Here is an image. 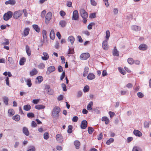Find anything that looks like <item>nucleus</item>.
Returning <instances> with one entry per match:
<instances>
[{
	"label": "nucleus",
	"instance_id": "obj_21",
	"mask_svg": "<svg viewBox=\"0 0 151 151\" xmlns=\"http://www.w3.org/2000/svg\"><path fill=\"white\" fill-rule=\"evenodd\" d=\"M95 78V76L93 73H90L87 76V78L90 80L94 79Z\"/></svg>",
	"mask_w": 151,
	"mask_h": 151
},
{
	"label": "nucleus",
	"instance_id": "obj_9",
	"mask_svg": "<svg viewBox=\"0 0 151 151\" xmlns=\"http://www.w3.org/2000/svg\"><path fill=\"white\" fill-rule=\"evenodd\" d=\"M147 48V46L145 44H140L138 47V48L140 50L143 51L146 50Z\"/></svg>",
	"mask_w": 151,
	"mask_h": 151
},
{
	"label": "nucleus",
	"instance_id": "obj_36",
	"mask_svg": "<svg viewBox=\"0 0 151 151\" xmlns=\"http://www.w3.org/2000/svg\"><path fill=\"white\" fill-rule=\"evenodd\" d=\"M29 28H27L24 29V34L25 36H27L29 33Z\"/></svg>",
	"mask_w": 151,
	"mask_h": 151
},
{
	"label": "nucleus",
	"instance_id": "obj_27",
	"mask_svg": "<svg viewBox=\"0 0 151 151\" xmlns=\"http://www.w3.org/2000/svg\"><path fill=\"white\" fill-rule=\"evenodd\" d=\"M113 54L114 56H119V52L117 50L116 47H115L113 51Z\"/></svg>",
	"mask_w": 151,
	"mask_h": 151
},
{
	"label": "nucleus",
	"instance_id": "obj_41",
	"mask_svg": "<svg viewBox=\"0 0 151 151\" xmlns=\"http://www.w3.org/2000/svg\"><path fill=\"white\" fill-rule=\"evenodd\" d=\"M36 80L38 81L37 82L40 83L42 81L43 78L42 76H39L37 78Z\"/></svg>",
	"mask_w": 151,
	"mask_h": 151
},
{
	"label": "nucleus",
	"instance_id": "obj_6",
	"mask_svg": "<svg viewBox=\"0 0 151 151\" xmlns=\"http://www.w3.org/2000/svg\"><path fill=\"white\" fill-rule=\"evenodd\" d=\"M52 17V14L50 12H49L47 14L45 17V22L46 24H47L49 21L51 20Z\"/></svg>",
	"mask_w": 151,
	"mask_h": 151
},
{
	"label": "nucleus",
	"instance_id": "obj_17",
	"mask_svg": "<svg viewBox=\"0 0 151 151\" xmlns=\"http://www.w3.org/2000/svg\"><path fill=\"white\" fill-rule=\"evenodd\" d=\"M16 4V1L15 0H9L5 2L6 5L10 4L13 5Z\"/></svg>",
	"mask_w": 151,
	"mask_h": 151
},
{
	"label": "nucleus",
	"instance_id": "obj_23",
	"mask_svg": "<svg viewBox=\"0 0 151 151\" xmlns=\"http://www.w3.org/2000/svg\"><path fill=\"white\" fill-rule=\"evenodd\" d=\"M66 24L67 23L65 20L60 21L59 23L60 25L62 27H65L66 26Z\"/></svg>",
	"mask_w": 151,
	"mask_h": 151
},
{
	"label": "nucleus",
	"instance_id": "obj_38",
	"mask_svg": "<svg viewBox=\"0 0 151 151\" xmlns=\"http://www.w3.org/2000/svg\"><path fill=\"white\" fill-rule=\"evenodd\" d=\"M26 61V59L25 58L23 57L21 58L19 61V64L21 65H24V63Z\"/></svg>",
	"mask_w": 151,
	"mask_h": 151
},
{
	"label": "nucleus",
	"instance_id": "obj_31",
	"mask_svg": "<svg viewBox=\"0 0 151 151\" xmlns=\"http://www.w3.org/2000/svg\"><path fill=\"white\" fill-rule=\"evenodd\" d=\"M89 68L88 67H86L84 69L83 75L84 77L86 76L88 74Z\"/></svg>",
	"mask_w": 151,
	"mask_h": 151
},
{
	"label": "nucleus",
	"instance_id": "obj_62",
	"mask_svg": "<svg viewBox=\"0 0 151 151\" xmlns=\"http://www.w3.org/2000/svg\"><path fill=\"white\" fill-rule=\"evenodd\" d=\"M39 99H34L32 100V103L35 104H37L39 101Z\"/></svg>",
	"mask_w": 151,
	"mask_h": 151
},
{
	"label": "nucleus",
	"instance_id": "obj_63",
	"mask_svg": "<svg viewBox=\"0 0 151 151\" xmlns=\"http://www.w3.org/2000/svg\"><path fill=\"white\" fill-rule=\"evenodd\" d=\"M77 38L78 39V41L80 42H83V40L81 37L80 36L78 35L77 36Z\"/></svg>",
	"mask_w": 151,
	"mask_h": 151
},
{
	"label": "nucleus",
	"instance_id": "obj_10",
	"mask_svg": "<svg viewBox=\"0 0 151 151\" xmlns=\"http://www.w3.org/2000/svg\"><path fill=\"white\" fill-rule=\"evenodd\" d=\"M102 47L104 50H107L109 48L107 40H105L102 42Z\"/></svg>",
	"mask_w": 151,
	"mask_h": 151
},
{
	"label": "nucleus",
	"instance_id": "obj_51",
	"mask_svg": "<svg viewBox=\"0 0 151 151\" xmlns=\"http://www.w3.org/2000/svg\"><path fill=\"white\" fill-rule=\"evenodd\" d=\"M68 132L69 133H71L72 132V127L71 125H69L68 127Z\"/></svg>",
	"mask_w": 151,
	"mask_h": 151
},
{
	"label": "nucleus",
	"instance_id": "obj_8",
	"mask_svg": "<svg viewBox=\"0 0 151 151\" xmlns=\"http://www.w3.org/2000/svg\"><path fill=\"white\" fill-rule=\"evenodd\" d=\"M45 89L46 90L47 93L48 94L51 95L53 94V91L52 89H50L49 85H46Z\"/></svg>",
	"mask_w": 151,
	"mask_h": 151
},
{
	"label": "nucleus",
	"instance_id": "obj_14",
	"mask_svg": "<svg viewBox=\"0 0 151 151\" xmlns=\"http://www.w3.org/2000/svg\"><path fill=\"white\" fill-rule=\"evenodd\" d=\"M55 70V67H48L47 71V74H50L51 72H53Z\"/></svg>",
	"mask_w": 151,
	"mask_h": 151
},
{
	"label": "nucleus",
	"instance_id": "obj_44",
	"mask_svg": "<svg viewBox=\"0 0 151 151\" xmlns=\"http://www.w3.org/2000/svg\"><path fill=\"white\" fill-rule=\"evenodd\" d=\"M94 130L91 127H88V132L90 134H92Z\"/></svg>",
	"mask_w": 151,
	"mask_h": 151
},
{
	"label": "nucleus",
	"instance_id": "obj_13",
	"mask_svg": "<svg viewBox=\"0 0 151 151\" xmlns=\"http://www.w3.org/2000/svg\"><path fill=\"white\" fill-rule=\"evenodd\" d=\"M56 140L60 142H62L63 141V138L62 135L60 134H58L56 136Z\"/></svg>",
	"mask_w": 151,
	"mask_h": 151
},
{
	"label": "nucleus",
	"instance_id": "obj_28",
	"mask_svg": "<svg viewBox=\"0 0 151 151\" xmlns=\"http://www.w3.org/2000/svg\"><path fill=\"white\" fill-rule=\"evenodd\" d=\"M31 108V106L29 105H24L23 106V109L26 111L29 110Z\"/></svg>",
	"mask_w": 151,
	"mask_h": 151
},
{
	"label": "nucleus",
	"instance_id": "obj_2",
	"mask_svg": "<svg viewBox=\"0 0 151 151\" xmlns=\"http://www.w3.org/2000/svg\"><path fill=\"white\" fill-rule=\"evenodd\" d=\"M60 111V108L58 106L55 107L53 109L52 116L53 118H58L59 116V113Z\"/></svg>",
	"mask_w": 151,
	"mask_h": 151
},
{
	"label": "nucleus",
	"instance_id": "obj_47",
	"mask_svg": "<svg viewBox=\"0 0 151 151\" xmlns=\"http://www.w3.org/2000/svg\"><path fill=\"white\" fill-rule=\"evenodd\" d=\"M27 115L29 118H33L35 117V114L32 112L28 113Z\"/></svg>",
	"mask_w": 151,
	"mask_h": 151
},
{
	"label": "nucleus",
	"instance_id": "obj_7",
	"mask_svg": "<svg viewBox=\"0 0 151 151\" xmlns=\"http://www.w3.org/2000/svg\"><path fill=\"white\" fill-rule=\"evenodd\" d=\"M79 19L78 12L77 10H74L73 12L72 19L73 20H77Z\"/></svg>",
	"mask_w": 151,
	"mask_h": 151
},
{
	"label": "nucleus",
	"instance_id": "obj_5",
	"mask_svg": "<svg viewBox=\"0 0 151 151\" xmlns=\"http://www.w3.org/2000/svg\"><path fill=\"white\" fill-rule=\"evenodd\" d=\"M90 57V54L88 53H84L81 54L80 56V58L82 60H85L87 59Z\"/></svg>",
	"mask_w": 151,
	"mask_h": 151
},
{
	"label": "nucleus",
	"instance_id": "obj_16",
	"mask_svg": "<svg viewBox=\"0 0 151 151\" xmlns=\"http://www.w3.org/2000/svg\"><path fill=\"white\" fill-rule=\"evenodd\" d=\"M133 133L136 136L140 137L142 136V133L141 132L137 130H134L133 131Z\"/></svg>",
	"mask_w": 151,
	"mask_h": 151
},
{
	"label": "nucleus",
	"instance_id": "obj_33",
	"mask_svg": "<svg viewBox=\"0 0 151 151\" xmlns=\"http://www.w3.org/2000/svg\"><path fill=\"white\" fill-rule=\"evenodd\" d=\"M8 113L9 116H12L15 114L14 111L13 109H9L8 110Z\"/></svg>",
	"mask_w": 151,
	"mask_h": 151
},
{
	"label": "nucleus",
	"instance_id": "obj_4",
	"mask_svg": "<svg viewBox=\"0 0 151 151\" xmlns=\"http://www.w3.org/2000/svg\"><path fill=\"white\" fill-rule=\"evenodd\" d=\"M22 14L23 12L21 11H16L14 12L13 17L14 19H17L22 16Z\"/></svg>",
	"mask_w": 151,
	"mask_h": 151
},
{
	"label": "nucleus",
	"instance_id": "obj_11",
	"mask_svg": "<svg viewBox=\"0 0 151 151\" xmlns=\"http://www.w3.org/2000/svg\"><path fill=\"white\" fill-rule=\"evenodd\" d=\"M88 123L86 120H84L81 122V127L82 129H86L87 127Z\"/></svg>",
	"mask_w": 151,
	"mask_h": 151
},
{
	"label": "nucleus",
	"instance_id": "obj_39",
	"mask_svg": "<svg viewBox=\"0 0 151 151\" xmlns=\"http://www.w3.org/2000/svg\"><path fill=\"white\" fill-rule=\"evenodd\" d=\"M3 99L4 104L7 105H8V102L9 101L8 98L7 97L4 96L3 98Z\"/></svg>",
	"mask_w": 151,
	"mask_h": 151
},
{
	"label": "nucleus",
	"instance_id": "obj_48",
	"mask_svg": "<svg viewBox=\"0 0 151 151\" xmlns=\"http://www.w3.org/2000/svg\"><path fill=\"white\" fill-rule=\"evenodd\" d=\"M127 61L128 63L131 65L133 64L134 62L133 59L132 58H129L128 59Z\"/></svg>",
	"mask_w": 151,
	"mask_h": 151
},
{
	"label": "nucleus",
	"instance_id": "obj_55",
	"mask_svg": "<svg viewBox=\"0 0 151 151\" xmlns=\"http://www.w3.org/2000/svg\"><path fill=\"white\" fill-rule=\"evenodd\" d=\"M137 96L139 98H142L143 97L144 95L143 94L140 92H139L137 93Z\"/></svg>",
	"mask_w": 151,
	"mask_h": 151
},
{
	"label": "nucleus",
	"instance_id": "obj_26",
	"mask_svg": "<svg viewBox=\"0 0 151 151\" xmlns=\"http://www.w3.org/2000/svg\"><path fill=\"white\" fill-rule=\"evenodd\" d=\"M38 73V71L37 70L35 69L34 68L32 69V70L30 72V74L31 76H32L34 75H36Z\"/></svg>",
	"mask_w": 151,
	"mask_h": 151
},
{
	"label": "nucleus",
	"instance_id": "obj_24",
	"mask_svg": "<svg viewBox=\"0 0 151 151\" xmlns=\"http://www.w3.org/2000/svg\"><path fill=\"white\" fill-rule=\"evenodd\" d=\"M26 51L28 56H30L31 55V51L29 47L27 45L26 46Z\"/></svg>",
	"mask_w": 151,
	"mask_h": 151
},
{
	"label": "nucleus",
	"instance_id": "obj_45",
	"mask_svg": "<svg viewBox=\"0 0 151 151\" xmlns=\"http://www.w3.org/2000/svg\"><path fill=\"white\" fill-rule=\"evenodd\" d=\"M132 151H142V150L139 147L137 146H135L133 148Z\"/></svg>",
	"mask_w": 151,
	"mask_h": 151
},
{
	"label": "nucleus",
	"instance_id": "obj_37",
	"mask_svg": "<svg viewBox=\"0 0 151 151\" xmlns=\"http://www.w3.org/2000/svg\"><path fill=\"white\" fill-rule=\"evenodd\" d=\"M25 82L27 83V84L28 87H30L32 86V83H31V80L30 79H25L24 80Z\"/></svg>",
	"mask_w": 151,
	"mask_h": 151
},
{
	"label": "nucleus",
	"instance_id": "obj_43",
	"mask_svg": "<svg viewBox=\"0 0 151 151\" xmlns=\"http://www.w3.org/2000/svg\"><path fill=\"white\" fill-rule=\"evenodd\" d=\"M118 70L119 72L122 74L124 75L126 74L125 71L121 67H119Z\"/></svg>",
	"mask_w": 151,
	"mask_h": 151
},
{
	"label": "nucleus",
	"instance_id": "obj_59",
	"mask_svg": "<svg viewBox=\"0 0 151 151\" xmlns=\"http://www.w3.org/2000/svg\"><path fill=\"white\" fill-rule=\"evenodd\" d=\"M46 12L45 10H44L41 13V17L42 18H44L46 14Z\"/></svg>",
	"mask_w": 151,
	"mask_h": 151
},
{
	"label": "nucleus",
	"instance_id": "obj_22",
	"mask_svg": "<svg viewBox=\"0 0 151 151\" xmlns=\"http://www.w3.org/2000/svg\"><path fill=\"white\" fill-rule=\"evenodd\" d=\"M74 144L76 149H78L79 148L80 146V143L79 141H75L74 142Z\"/></svg>",
	"mask_w": 151,
	"mask_h": 151
},
{
	"label": "nucleus",
	"instance_id": "obj_29",
	"mask_svg": "<svg viewBox=\"0 0 151 151\" xmlns=\"http://www.w3.org/2000/svg\"><path fill=\"white\" fill-rule=\"evenodd\" d=\"M20 119V116L19 115H16L12 117V119L16 121H19Z\"/></svg>",
	"mask_w": 151,
	"mask_h": 151
},
{
	"label": "nucleus",
	"instance_id": "obj_42",
	"mask_svg": "<svg viewBox=\"0 0 151 151\" xmlns=\"http://www.w3.org/2000/svg\"><path fill=\"white\" fill-rule=\"evenodd\" d=\"M44 138L45 139H47L49 137V135L47 132H45L44 134Z\"/></svg>",
	"mask_w": 151,
	"mask_h": 151
},
{
	"label": "nucleus",
	"instance_id": "obj_64",
	"mask_svg": "<svg viewBox=\"0 0 151 151\" xmlns=\"http://www.w3.org/2000/svg\"><path fill=\"white\" fill-rule=\"evenodd\" d=\"M35 148L34 146L32 147L31 148L27 150V151H35Z\"/></svg>",
	"mask_w": 151,
	"mask_h": 151
},
{
	"label": "nucleus",
	"instance_id": "obj_54",
	"mask_svg": "<svg viewBox=\"0 0 151 151\" xmlns=\"http://www.w3.org/2000/svg\"><path fill=\"white\" fill-rule=\"evenodd\" d=\"M78 118L77 116H73L72 118V121L74 122H77L78 121Z\"/></svg>",
	"mask_w": 151,
	"mask_h": 151
},
{
	"label": "nucleus",
	"instance_id": "obj_12",
	"mask_svg": "<svg viewBox=\"0 0 151 151\" xmlns=\"http://www.w3.org/2000/svg\"><path fill=\"white\" fill-rule=\"evenodd\" d=\"M42 55L43 56L41 57V58L43 60H47L49 59V56L47 52H44L43 53Z\"/></svg>",
	"mask_w": 151,
	"mask_h": 151
},
{
	"label": "nucleus",
	"instance_id": "obj_52",
	"mask_svg": "<svg viewBox=\"0 0 151 151\" xmlns=\"http://www.w3.org/2000/svg\"><path fill=\"white\" fill-rule=\"evenodd\" d=\"M61 86L64 91H67L66 86L65 84L62 83L61 85Z\"/></svg>",
	"mask_w": 151,
	"mask_h": 151
},
{
	"label": "nucleus",
	"instance_id": "obj_50",
	"mask_svg": "<svg viewBox=\"0 0 151 151\" xmlns=\"http://www.w3.org/2000/svg\"><path fill=\"white\" fill-rule=\"evenodd\" d=\"M89 90V87L88 86H85L84 88L83 91L84 92H88Z\"/></svg>",
	"mask_w": 151,
	"mask_h": 151
},
{
	"label": "nucleus",
	"instance_id": "obj_32",
	"mask_svg": "<svg viewBox=\"0 0 151 151\" xmlns=\"http://www.w3.org/2000/svg\"><path fill=\"white\" fill-rule=\"evenodd\" d=\"M68 40L69 41H70L71 44L72 45L74 42L75 38L73 36H70L68 37Z\"/></svg>",
	"mask_w": 151,
	"mask_h": 151
},
{
	"label": "nucleus",
	"instance_id": "obj_1",
	"mask_svg": "<svg viewBox=\"0 0 151 151\" xmlns=\"http://www.w3.org/2000/svg\"><path fill=\"white\" fill-rule=\"evenodd\" d=\"M81 16L83 18V22L84 23H86L87 22V18L88 17L87 13L83 9H81L80 11Z\"/></svg>",
	"mask_w": 151,
	"mask_h": 151
},
{
	"label": "nucleus",
	"instance_id": "obj_53",
	"mask_svg": "<svg viewBox=\"0 0 151 151\" xmlns=\"http://www.w3.org/2000/svg\"><path fill=\"white\" fill-rule=\"evenodd\" d=\"M91 4L94 6H96L97 5V3L95 1V0H90Z\"/></svg>",
	"mask_w": 151,
	"mask_h": 151
},
{
	"label": "nucleus",
	"instance_id": "obj_35",
	"mask_svg": "<svg viewBox=\"0 0 151 151\" xmlns=\"http://www.w3.org/2000/svg\"><path fill=\"white\" fill-rule=\"evenodd\" d=\"M32 27L37 32H40V29L39 27L36 24H34L32 25Z\"/></svg>",
	"mask_w": 151,
	"mask_h": 151
},
{
	"label": "nucleus",
	"instance_id": "obj_60",
	"mask_svg": "<svg viewBox=\"0 0 151 151\" xmlns=\"http://www.w3.org/2000/svg\"><path fill=\"white\" fill-rule=\"evenodd\" d=\"M5 42H3L2 44L4 45H8L9 44V41L8 40L6 39L5 40Z\"/></svg>",
	"mask_w": 151,
	"mask_h": 151
},
{
	"label": "nucleus",
	"instance_id": "obj_15",
	"mask_svg": "<svg viewBox=\"0 0 151 151\" xmlns=\"http://www.w3.org/2000/svg\"><path fill=\"white\" fill-rule=\"evenodd\" d=\"M131 28L132 29L135 31H139L141 29V27L136 25H133L132 26Z\"/></svg>",
	"mask_w": 151,
	"mask_h": 151
},
{
	"label": "nucleus",
	"instance_id": "obj_30",
	"mask_svg": "<svg viewBox=\"0 0 151 151\" xmlns=\"http://www.w3.org/2000/svg\"><path fill=\"white\" fill-rule=\"evenodd\" d=\"M61 59L62 60L61 63L62 64H64L65 63V66H68V63L67 62H65V57L63 56H61Z\"/></svg>",
	"mask_w": 151,
	"mask_h": 151
},
{
	"label": "nucleus",
	"instance_id": "obj_34",
	"mask_svg": "<svg viewBox=\"0 0 151 151\" xmlns=\"http://www.w3.org/2000/svg\"><path fill=\"white\" fill-rule=\"evenodd\" d=\"M45 107V106L42 105H36L35 106V108L36 109L40 110V109H43Z\"/></svg>",
	"mask_w": 151,
	"mask_h": 151
},
{
	"label": "nucleus",
	"instance_id": "obj_20",
	"mask_svg": "<svg viewBox=\"0 0 151 151\" xmlns=\"http://www.w3.org/2000/svg\"><path fill=\"white\" fill-rule=\"evenodd\" d=\"M50 37L52 40H54L55 38V35L54 32V31L53 29L51 30L50 35Z\"/></svg>",
	"mask_w": 151,
	"mask_h": 151
},
{
	"label": "nucleus",
	"instance_id": "obj_57",
	"mask_svg": "<svg viewBox=\"0 0 151 151\" xmlns=\"http://www.w3.org/2000/svg\"><path fill=\"white\" fill-rule=\"evenodd\" d=\"M94 24L93 23H91L88 26V29H92V26Z\"/></svg>",
	"mask_w": 151,
	"mask_h": 151
},
{
	"label": "nucleus",
	"instance_id": "obj_19",
	"mask_svg": "<svg viewBox=\"0 0 151 151\" xmlns=\"http://www.w3.org/2000/svg\"><path fill=\"white\" fill-rule=\"evenodd\" d=\"M23 133L27 136H28L29 135V131L26 127H24L23 128Z\"/></svg>",
	"mask_w": 151,
	"mask_h": 151
},
{
	"label": "nucleus",
	"instance_id": "obj_61",
	"mask_svg": "<svg viewBox=\"0 0 151 151\" xmlns=\"http://www.w3.org/2000/svg\"><path fill=\"white\" fill-rule=\"evenodd\" d=\"M60 16L62 17L65 16L66 14L65 12L63 11H60Z\"/></svg>",
	"mask_w": 151,
	"mask_h": 151
},
{
	"label": "nucleus",
	"instance_id": "obj_46",
	"mask_svg": "<svg viewBox=\"0 0 151 151\" xmlns=\"http://www.w3.org/2000/svg\"><path fill=\"white\" fill-rule=\"evenodd\" d=\"M114 139L112 138H111L108 140L106 142V144L108 145H110L111 143L114 142Z\"/></svg>",
	"mask_w": 151,
	"mask_h": 151
},
{
	"label": "nucleus",
	"instance_id": "obj_25",
	"mask_svg": "<svg viewBox=\"0 0 151 151\" xmlns=\"http://www.w3.org/2000/svg\"><path fill=\"white\" fill-rule=\"evenodd\" d=\"M93 102L92 101L90 102L88 105L87 109L88 110H91L92 109Z\"/></svg>",
	"mask_w": 151,
	"mask_h": 151
},
{
	"label": "nucleus",
	"instance_id": "obj_40",
	"mask_svg": "<svg viewBox=\"0 0 151 151\" xmlns=\"http://www.w3.org/2000/svg\"><path fill=\"white\" fill-rule=\"evenodd\" d=\"M106 40H108L109 39L110 36V32L109 30H107L106 31Z\"/></svg>",
	"mask_w": 151,
	"mask_h": 151
},
{
	"label": "nucleus",
	"instance_id": "obj_3",
	"mask_svg": "<svg viewBox=\"0 0 151 151\" xmlns=\"http://www.w3.org/2000/svg\"><path fill=\"white\" fill-rule=\"evenodd\" d=\"M13 16V13L11 11H9L5 13L3 16V18L4 20L7 21L10 19Z\"/></svg>",
	"mask_w": 151,
	"mask_h": 151
},
{
	"label": "nucleus",
	"instance_id": "obj_49",
	"mask_svg": "<svg viewBox=\"0 0 151 151\" xmlns=\"http://www.w3.org/2000/svg\"><path fill=\"white\" fill-rule=\"evenodd\" d=\"M47 32L45 30H43L42 31V35L44 39L47 38Z\"/></svg>",
	"mask_w": 151,
	"mask_h": 151
},
{
	"label": "nucleus",
	"instance_id": "obj_58",
	"mask_svg": "<svg viewBox=\"0 0 151 151\" xmlns=\"http://www.w3.org/2000/svg\"><path fill=\"white\" fill-rule=\"evenodd\" d=\"M65 77V71H64L62 73V74L60 76V79L61 80H63V78H64Z\"/></svg>",
	"mask_w": 151,
	"mask_h": 151
},
{
	"label": "nucleus",
	"instance_id": "obj_18",
	"mask_svg": "<svg viewBox=\"0 0 151 151\" xmlns=\"http://www.w3.org/2000/svg\"><path fill=\"white\" fill-rule=\"evenodd\" d=\"M102 121L105 122L106 124H109V119L106 116L103 117L101 119Z\"/></svg>",
	"mask_w": 151,
	"mask_h": 151
},
{
	"label": "nucleus",
	"instance_id": "obj_56",
	"mask_svg": "<svg viewBox=\"0 0 151 151\" xmlns=\"http://www.w3.org/2000/svg\"><path fill=\"white\" fill-rule=\"evenodd\" d=\"M89 17L91 18H94L96 17V14L95 13H91L89 16Z\"/></svg>",
	"mask_w": 151,
	"mask_h": 151
}]
</instances>
